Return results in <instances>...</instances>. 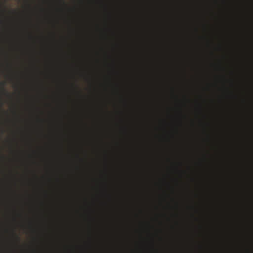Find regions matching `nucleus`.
<instances>
[{"instance_id":"4","label":"nucleus","mask_w":253,"mask_h":253,"mask_svg":"<svg viewBox=\"0 0 253 253\" xmlns=\"http://www.w3.org/2000/svg\"><path fill=\"white\" fill-rule=\"evenodd\" d=\"M2 105H3V104L1 103L0 104V107H2Z\"/></svg>"},{"instance_id":"3","label":"nucleus","mask_w":253,"mask_h":253,"mask_svg":"<svg viewBox=\"0 0 253 253\" xmlns=\"http://www.w3.org/2000/svg\"><path fill=\"white\" fill-rule=\"evenodd\" d=\"M60 0L61 1V2H62L63 3H64V0Z\"/></svg>"},{"instance_id":"1","label":"nucleus","mask_w":253,"mask_h":253,"mask_svg":"<svg viewBox=\"0 0 253 253\" xmlns=\"http://www.w3.org/2000/svg\"><path fill=\"white\" fill-rule=\"evenodd\" d=\"M0 85L1 86L2 92L4 94L8 95V93L7 91L4 88L5 83L3 82L0 83Z\"/></svg>"},{"instance_id":"2","label":"nucleus","mask_w":253,"mask_h":253,"mask_svg":"<svg viewBox=\"0 0 253 253\" xmlns=\"http://www.w3.org/2000/svg\"><path fill=\"white\" fill-rule=\"evenodd\" d=\"M14 236H15L16 238L18 240H19V237L16 235L15 234H14Z\"/></svg>"}]
</instances>
